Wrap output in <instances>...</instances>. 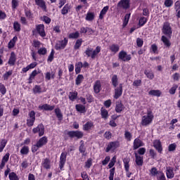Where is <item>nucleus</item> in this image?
I'll return each instance as SVG.
<instances>
[{
  "mask_svg": "<svg viewBox=\"0 0 180 180\" xmlns=\"http://www.w3.org/2000/svg\"><path fill=\"white\" fill-rule=\"evenodd\" d=\"M162 33L164 34L161 37V41H162L164 46L167 49L171 47V41L169 39L172 37V27L169 22H165L162 28Z\"/></svg>",
  "mask_w": 180,
  "mask_h": 180,
  "instance_id": "f257e3e1",
  "label": "nucleus"
},
{
  "mask_svg": "<svg viewBox=\"0 0 180 180\" xmlns=\"http://www.w3.org/2000/svg\"><path fill=\"white\" fill-rule=\"evenodd\" d=\"M101 48L100 46H97L95 50L92 48H87L84 51V54L88 58L91 57L92 60H95V58H96V56L101 53Z\"/></svg>",
  "mask_w": 180,
  "mask_h": 180,
  "instance_id": "f03ea898",
  "label": "nucleus"
},
{
  "mask_svg": "<svg viewBox=\"0 0 180 180\" xmlns=\"http://www.w3.org/2000/svg\"><path fill=\"white\" fill-rule=\"evenodd\" d=\"M154 120V115H153V111L148 110L147 115H143L141 122V126H148L153 123Z\"/></svg>",
  "mask_w": 180,
  "mask_h": 180,
  "instance_id": "7ed1b4c3",
  "label": "nucleus"
},
{
  "mask_svg": "<svg viewBox=\"0 0 180 180\" xmlns=\"http://www.w3.org/2000/svg\"><path fill=\"white\" fill-rule=\"evenodd\" d=\"M119 147H120V142H119V141L109 142L105 148V153H109L110 151L115 153Z\"/></svg>",
  "mask_w": 180,
  "mask_h": 180,
  "instance_id": "20e7f679",
  "label": "nucleus"
},
{
  "mask_svg": "<svg viewBox=\"0 0 180 180\" xmlns=\"http://www.w3.org/2000/svg\"><path fill=\"white\" fill-rule=\"evenodd\" d=\"M68 44V38L65 37L63 40L58 41L55 45L56 50H64Z\"/></svg>",
  "mask_w": 180,
  "mask_h": 180,
  "instance_id": "39448f33",
  "label": "nucleus"
},
{
  "mask_svg": "<svg viewBox=\"0 0 180 180\" xmlns=\"http://www.w3.org/2000/svg\"><path fill=\"white\" fill-rule=\"evenodd\" d=\"M28 116L30 119L27 120V126L32 127L34 124V122H36V112L34 110H31L29 112Z\"/></svg>",
  "mask_w": 180,
  "mask_h": 180,
  "instance_id": "423d86ee",
  "label": "nucleus"
},
{
  "mask_svg": "<svg viewBox=\"0 0 180 180\" xmlns=\"http://www.w3.org/2000/svg\"><path fill=\"white\" fill-rule=\"evenodd\" d=\"M32 133L34 134H39V137H43L44 136V125L41 123L37 125V127L33 128Z\"/></svg>",
  "mask_w": 180,
  "mask_h": 180,
  "instance_id": "0eeeda50",
  "label": "nucleus"
},
{
  "mask_svg": "<svg viewBox=\"0 0 180 180\" xmlns=\"http://www.w3.org/2000/svg\"><path fill=\"white\" fill-rule=\"evenodd\" d=\"M114 99H119L123 95V84L120 83L118 86L115 87Z\"/></svg>",
  "mask_w": 180,
  "mask_h": 180,
  "instance_id": "6e6552de",
  "label": "nucleus"
},
{
  "mask_svg": "<svg viewBox=\"0 0 180 180\" xmlns=\"http://www.w3.org/2000/svg\"><path fill=\"white\" fill-rule=\"evenodd\" d=\"M118 58L119 60H121V61H124V63H126L131 60V55L127 54V52L124 51H121L118 54Z\"/></svg>",
  "mask_w": 180,
  "mask_h": 180,
  "instance_id": "1a4fd4ad",
  "label": "nucleus"
},
{
  "mask_svg": "<svg viewBox=\"0 0 180 180\" xmlns=\"http://www.w3.org/2000/svg\"><path fill=\"white\" fill-rule=\"evenodd\" d=\"M68 136L70 137V139H77L79 140V139H82L84 137V132L81 131H69L68 132Z\"/></svg>",
  "mask_w": 180,
  "mask_h": 180,
  "instance_id": "9d476101",
  "label": "nucleus"
},
{
  "mask_svg": "<svg viewBox=\"0 0 180 180\" xmlns=\"http://www.w3.org/2000/svg\"><path fill=\"white\" fill-rule=\"evenodd\" d=\"M117 6L120 9L127 11V9H130V0H120L117 3Z\"/></svg>",
  "mask_w": 180,
  "mask_h": 180,
  "instance_id": "9b49d317",
  "label": "nucleus"
},
{
  "mask_svg": "<svg viewBox=\"0 0 180 180\" xmlns=\"http://www.w3.org/2000/svg\"><path fill=\"white\" fill-rule=\"evenodd\" d=\"M67 161V152H63L60 154V161H59V168L60 171L64 168L65 162Z\"/></svg>",
  "mask_w": 180,
  "mask_h": 180,
  "instance_id": "f8f14e48",
  "label": "nucleus"
},
{
  "mask_svg": "<svg viewBox=\"0 0 180 180\" xmlns=\"http://www.w3.org/2000/svg\"><path fill=\"white\" fill-rule=\"evenodd\" d=\"M36 30L41 37H42L43 39L46 37V31L44 30V25L43 24L36 25Z\"/></svg>",
  "mask_w": 180,
  "mask_h": 180,
  "instance_id": "ddd939ff",
  "label": "nucleus"
},
{
  "mask_svg": "<svg viewBox=\"0 0 180 180\" xmlns=\"http://www.w3.org/2000/svg\"><path fill=\"white\" fill-rule=\"evenodd\" d=\"M154 148L159 153V154H162V143H161V141L156 139L153 143Z\"/></svg>",
  "mask_w": 180,
  "mask_h": 180,
  "instance_id": "4468645a",
  "label": "nucleus"
},
{
  "mask_svg": "<svg viewBox=\"0 0 180 180\" xmlns=\"http://www.w3.org/2000/svg\"><path fill=\"white\" fill-rule=\"evenodd\" d=\"M115 164L113 162H110L108 164V168L110 169L109 170L110 174H109V180H113V178H115V172L116 171V168L113 167H115Z\"/></svg>",
  "mask_w": 180,
  "mask_h": 180,
  "instance_id": "2eb2a0df",
  "label": "nucleus"
},
{
  "mask_svg": "<svg viewBox=\"0 0 180 180\" xmlns=\"http://www.w3.org/2000/svg\"><path fill=\"white\" fill-rule=\"evenodd\" d=\"M94 94H99L102 91V83L101 80H96L93 86Z\"/></svg>",
  "mask_w": 180,
  "mask_h": 180,
  "instance_id": "dca6fc26",
  "label": "nucleus"
},
{
  "mask_svg": "<svg viewBox=\"0 0 180 180\" xmlns=\"http://www.w3.org/2000/svg\"><path fill=\"white\" fill-rule=\"evenodd\" d=\"M143 146H144V143H143V141H141L140 138H136L134 140L133 150H137L140 148V147H143Z\"/></svg>",
  "mask_w": 180,
  "mask_h": 180,
  "instance_id": "f3484780",
  "label": "nucleus"
},
{
  "mask_svg": "<svg viewBox=\"0 0 180 180\" xmlns=\"http://www.w3.org/2000/svg\"><path fill=\"white\" fill-rule=\"evenodd\" d=\"M56 108V105H51L49 104L45 103L42 105H39L38 108L39 110H46V111H50L54 110V108Z\"/></svg>",
  "mask_w": 180,
  "mask_h": 180,
  "instance_id": "a211bd4d",
  "label": "nucleus"
},
{
  "mask_svg": "<svg viewBox=\"0 0 180 180\" xmlns=\"http://www.w3.org/2000/svg\"><path fill=\"white\" fill-rule=\"evenodd\" d=\"M115 110L117 113H122L124 110V105L122 103V101H117L115 103Z\"/></svg>",
  "mask_w": 180,
  "mask_h": 180,
  "instance_id": "6ab92c4d",
  "label": "nucleus"
},
{
  "mask_svg": "<svg viewBox=\"0 0 180 180\" xmlns=\"http://www.w3.org/2000/svg\"><path fill=\"white\" fill-rule=\"evenodd\" d=\"M15 63H16V54L15 53V52L12 51L11 53L10 58L8 61V64L11 67H13V65H15Z\"/></svg>",
  "mask_w": 180,
  "mask_h": 180,
  "instance_id": "aec40b11",
  "label": "nucleus"
},
{
  "mask_svg": "<svg viewBox=\"0 0 180 180\" xmlns=\"http://www.w3.org/2000/svg\"><path fill=\"white\" fill-rule=\"evenodd\" d=\"M49 143V139L47 136H44L41 137L37 141V143L41 148L44 146H46Z\"/></svg>",
  "mask_w": 180,
  "mask_h": 180,
  "instance_id": "412c9836",
  "label": "nucleus"
},
{
  "mask_svg": "<svg viewBox=\"0 0 180 180\" xmlns=\"http://www.w3.org/2000/svg\"><path fill=\"white\" fill-rule=\"evenodd\" d=\"M11 154L9 153H6V155L2 158L1 163L0 164V169H4L6 162L9 161V157Z\"/></svg>",
  "mask_w": 180,
  "mask_h": 180,
  "instance_id": "4be33fe9",
  "label": "nucleus"
},
{
  "mask_svg": "<svg viewBox=\"0 0 180 180\" xmlns=\"http://www.w3.org/2000/svg\"><path fill=\"white\" fill-rule=\"evenodd\" d=\"M123 163L126 172H129L130 171V158H124L123 159Z\"/></svg>",
  "mask_w": 180,
  "mask_h": 180,
  "instance_id": "5701e85b",
  "label": "nucleus"
},
{
  "mask_svg": "<svg viewBox=\"0 0 180 180\" xmlns=\"http://www.w3.org/2000/svg\"><path fill=\"white\" fill-rule=\"evenodd\" d=\"M135 162L138 167H142L144 160H143V157L139 155L137 153H135Z\"/></svg>",
  "mask_w": 180,
  "mask_h": 180,
  "instance_id": "b1692460",
  "label": "nucleus"
},
{
  "mask_svg": "<svg viewBox=\"0 0 180 180\" xmlns=\"http://www.w3.org/2000/svg\"><path fill=\"white\" fill-rule=\"evenodd\" d=\"M75 109L79 113H86V108L82 104H77L75 105Z\"/></svg>",
  "mask_w": 180,
  "mask_h": 180,
  "instance_id": "393cba45",
  "label": "nucleus"
},
{
  "mask_svg": "<svg viewBox=\"0 0 180 180\" xmlns=\"http://www.w3.org/2000/svg\"><path fill=\"white\" fill-rule=\"evenodd\" d=\"M111 85H112L113 88H116L119 85V77L117 75H113L111 77Z\"/></svg>",
  "mask_w": 180,
  "mask_h": 180,
  "instance_id": "a878e982",
  "label": "nucleus"
},
{
  "mask_svg": "<svg viewBox=\"0 0 180 180\" xmlns=\"http://www.w3.org/2000/svg\"><path fill=\"white\" fill-rule=\"evenodd\" d=\"M71 11V4H66L62 8L60 13L62 15H67Z\"/></svg>",
  "mask_w": 180,
  "mask_h": 180,
  "instance_id": "bb28decb",
  "label": "nucleus"
},
{
  "mask_svg": "<svg viewBox=\"0 0 180 180\" xmlns=\"http://www.w3.org/2000/svg\"><path fill=\"white\" fill-rule=\"evenodd\" d=\"M35 4L44 11L47 9V6H46V1H44V0H35Z\"/></svg>",
  "mask_w": 180,
  "mask_h": 180,
  "instance_id": "cd10ccee",
  "label": "nucleus"
},
{
  "mask_svg": "<svg viewBox=\"0 0 180 180\" xmlns=\"http://www.w3.org/2000/svg\"><path fill=\"white\" fill-rule=\"evenodd\" d=\"M39 74L37 70H33L28 78V84H33V80L36 78V76Z\"/></svg>",
  "mask_w": 180,
  "mask_h": 180,
  "instance_id": "c85d7f7f",
  "label": "nucleus"
},
{
  "mask_svg": "<svg viewBox=\"0 0 180 180\" xmlns=\"http://www.w3.org/2000/svg\"><path fill=\"white\" fill-rule=\"evenodd\" d=\"M54 112L58 120H59V122H61V120H63V112H61V109H60L59 108H56L54 109Z\"/></svg>",
  "mask_w": 180,
  "mask_h": 180,
  "instance_id": "c756f323",
  "label": "nucleus"
},
{
  "mask_svg": "<svg viewBox=\"0 0 180 180\" xmlns=\"http://www.w3.org/2000/svg\"><path fill=\"white\" fill-rule=\"evenodd\" d=\"M50 164H51V160L47 158H45L42 162V165L45 169H50V168H51V165Z\"/></svg>",
  "mask_w": 180,
  "mask_h": 180,
  "instance_id": "7c9ffc66",
  "label": "nucleus"
},
{
  "mask_svg": "<svg viewBox=\"0 0 180 180\" xmlns=\"http://www.w3.org/2000/svg\"><path fill=\"white\" fill-rule=\"evenodd\" d=\"M68 98L70 101L74 102L78 98V92L77 91L69 92Z\"/></svg>",
  "mask_w": 180,
  "mask_h": 180,
  "instance_id": "2f4dec72",
  "label": "nucleus"
},
{
  "mask_svg": "<svg viewBox=\"0 0 180 180\" xmlns=\"http://www.w3.org/2000/svg\"><path fill=\"white\" fill-rule=\"evenodd\" d=\"M89 33V34H92L94 33V30L92 28L88 27H82L80 28V33L81 34H86V33Z\"/></svg>",
  "mask_w": 180,
  "mask_h": 180,
  "instance_id": "473e14b6",
  "label": "nucleus"
},
{
  "mask_svg": "<svg viewBox=\"0 0 180 180\" xmlns=\"http://www.w3.org/2000/svg\"><path fill=\"white\" fill-rule=\"evenodd\" d=\"M81 143H82L79 146V151L81 154H82V157H85V155H86V153H85V152L86 151V148L85 147L83 141H81Z\"/></svg>",
  "mask_w": 180,
  "mask_h": 180,
  "instance_id": "72a5a7b5",
  "label": "nucleus"
},
{
  "mask_svg": "<svg viewBox=\"0 0 180 180\" xmlns=\"http://www.w3.org/2000/svg\"><path fill=\"white\" fill-rule=\"evenodd\" d=\"M108 11H109V6H105L103 8L99 15V19H101V20H102L105 15L108 13Z\"/></svg>",
  "mask_w": 180,
  "mask_h": 180,
  "instance_id": "f704fd0d",
  "label": "nucleus"
},
{
  "mask_svg": "<svg viewBox=\"0 0 180 180\" xmlns=\"http://www.w3.org/2000/svg\"><path fill=\"white\" fill-rule=\"evenodd\" d=\"M131 13H127L124 17V20L122 21V27L124 28L129 25V20H130Z\"/></svg>",
  "mask_w": 180,
  "mask_h": 180,
  "instance_id": "c9c22d12",
  "label": "nucleus"
},
{
  "mask_svg": "<svg viewBox=\"0 0 180 180\" xmlns=\"http://www.w3.org/2000/svg\"><path fill=\"white\" fill-rule=\"evenodd\" d=\"M109 49L112 53L116 54L120 50V46L117 44H112L111 46H109Z\"/></svg>",
  "mask_w": 180,
  "mask_h": 180,
  "instance_id": "e433bc0d",
  "label": "nucleus"
},
{
  "mask_svg": "<svg viewBox=\"0 0 180 180\" xmlns=\"http://www.w3.org/2000/svg\"><path fill=\"white\" fill-rule=\"evenodd\" d=\"M82 43H84V40H82V38L77 39L74 45V50H79V49H81V46H82Z\"/></svg>",
  "mask_w": 180,
  "mask_h": 180,
  "instance_id": "4c0bfd02",
  "label": "nucleus"
},
{
  "mask_svg": "<svg viewBox=\"0 0 180 180\" xmlns=\"http://www.w3.org/2000/svg\"><path fill=\"white\" fill-rule=\"evenodd\" d=\"M92 127H94V122H87L85 124L83 125V130L84 131H89Z\"/></svg>",
  "mask_w": 180,
  "mask_h": 180,
  "instance_id": "58836bf2",
  "label": "nucleus"
},
{
  "mask_svg": "<svg viewBox=\"0 0 180 180\" xmlns=\"http://www.w3.org/2000/svg\"><path fill=\"white\" fill-rule=\"evenodd\" d=\"M101 115L102 119H104L105 120L109 117V112H108V110L103 108V107L101 109Z\"/></svg>",
  "mask_w": 180,
  "mask_h": 180,
  "instance_id": "ea45409f",
  "label": "nucleus"
},
{
  "mask_svg": "<svg viewBox=\"0 0 180 180\" xmlns=\"http://www.w3.org/2000/svg\"><path fill=\"white\" fill-rule=\"evenodd\" d=\"M83 68L82 62H78L75 64V74L78 75L81 73V70Z\"/></svg>",
  "mask_w": 180,
  "mask_h": 180,
  "instance_id": "a19ab883",
  "label": "nucleus"
},
{
  "mask_svg": "<svg viewBox=\"0 0 180 180\" xmlns=\"http://www.w3.org/2000/svg\"><path fill=\"white\" fill-rule=\"evenodd\" d=\"M162 172V171H158V169H157V167H153L150 170V174L151 176H158L159 174L161 173Z\"/></svg>",
  "mask_w": 180,
  "mask_h": 180,
  "instance_id": "79ce46f5",
  "label": "nucleus"
},
{
  "mask_svg": "<svg viewBox=\"0 0 180 180\" xmlns=\"http://www.w3.org/2000/svg\"><path fill=\"white\" fill-rule=\"evenodd\" d=\"M161 91L160 90H150L148 92V95H150L151 96H157L158 98H160L161 96Z\"/></svg>",
  "mask_w": 180,
  "mask_h": 180,
  "instance_id": "37998d69",
  "label": "nucleus"
},
{
  "mask_svg": "<svg viewBox=\"0 0 180 180\" xmlns=\"http://www.w3.org/2000/svg\"><path fill=\"white\" fill-rule=\"evenodd\" d=\"M82 81H84V75H78L75 79V84L77 86H79V85H81V84H82Z\"/></svg>",
  "mask_w": 180,
  "mask_h": 180,
  "instance_id": "c03bdc74",
  "label": "nucleus"
},
{
  "mask_svg": "<svg viewBox=\"0 0 180 180\" xmlns=\"http://www.w3.org/2000/svg\"><path fill=\"white\" fill-rule=\"evenodd\" d=\"M95 19V13L92 12H88L86 13L85 20H87L88 22H92Z\"/></svg>",
  "mask_w": 180,
  "mask_h": 180,
  "instance_id": "a18cd8bd",
  "label": "nucleus"
},
{
  "mask_svg": "<svg viewBox=\"0 0 180 180\" xmlns=\"http://www.w3.org/2000/svg\"><path fill=\"white\" fill-rule=\"evenodd\" d=\"M29 152H30V148H29V146H22L20 151L21 155H27V154H29Z\"/></svg>",
  "mask_w": 180,
  "mask_h": 180,
  "instance_id": "49530a36",
  "label": "nucleus"
},
{
  "mask_svg": "<svg viewBox=\"0 0 180 180\" xmlns=\"http://www.w3.org/2000/svg\"><path fill=\"white\" fill-rule=\"evenodd\" d=\"M166 175H167V178H168V179H172V178H174V176H175V174L174 173V169H167Z\"/></svg>",
  "mask_w": 180,
  "mask_h": 180,
  "instance_id": "de8ad7c7",
  "label": "nucleus"
},
{
  "mask_svg": "<svg viewBox=\"0 0 180 180\" xmlns=\"http://www.w3.org/2000/svg\"><path fill=\"white\" fill-rule=\"evenodd\" d=\"M6 144H8V141L5 139H3L0 141V153L4 151L5 147H6Z\"/></svg>",
  "mask_w": 180,
  "mask_h": 180,
  "instance_id": "09e8293b",
  "label": "nucleus"
},
{
  "mask_svg": "<svg viewBox=\"0 0 180 180\" xmlns=\"http://www.w3.org/2000/svg\"><path fill=\"white\" fill-rule=\"evenodd\" d=\"M33 93L36 94H41L42 92H46V91L41 90V86L40 85H35L32 89Z\"/></svg>",
  "mask_w": 180,
  "mask_h": 180,
  "instance_id": "8fccbe9b",
  "label": "nucleus"
},
{
  "mask_svg": "<svg viewBox=\"0 0 180 180\" xmlns=\"http://www.w3.org/2000/svg\"><path fill=\"white\" fill-rule=\"evenodd\" d=\"M174 9L177 14L176 16L177 17V19H180V3L176 1L174 4Z\"/></svg>",
  "mask_w": 180,
  "mask_h": 180,
  "instance_id": "3c124183",
  "label": "nucleus"
},
{
  "mask_svg": "<svg viewBox=\"0 0 180 180\" xmlns=\"http://www.w3.org/2000/svg\"><path fill=\"white\" fill-rule=\"evenodd\" d=\"M13 27L15 32H20V30H22L20 23L18 21L13 22Z\"/></svg>",
  "mask_w": 180,
  "mask_h": 180,
  "instance_id": "603ef678",
  "label": "nucleus"
},
{
  "mask_svg": "<svg viewBox=\"0 0 180 180\" xmlns=\"http://www.w3.org/2000/svg\"><path fill=\"white\" fill-rule=\"evenodd\" d=\"M54 54H56V51H54V49H51V51L47 58V63H53L54 60Z\"/></svg>",
  "mask_w": 180,
  "mask_h": 180,
  "instance_id": "864d4df0",
  "label": "nucleus"
},
{
  "mask_svg": "<svg viewBox=\"0 0 180 180\" xmlns=\"http://www.w3.org/2000/svg\"><path fill=\"white\" fill-rule=\"evenodd\" d=\"M124 139L127 140V141H131V139H133V134L130 133L129 131H124Z\"/></svg>",
  "mask_w": 180,
  "mask_h": 180,
  "instance_id": "5fc2aeb1",
  "label": "nucleus"
},
{
  "mask_svg": "<svg viewBox=\"0 0 180 180\" xmlns=\"http://www.w3.org/2000/svg\"><path fill=\"white\" fill-rule=\"evenodd\" d=\"M148 19L146 17H141L139 20V27H143L146 23H147Z\"/></svg>",
  "mask_w": 180,
  "mask_h": 180,
  "instance_id": "6e6d98bb",
  "label": "nucleus"
},
{
  "mask_svg": "<svg viewBox=\"0 0 180 180\" xmlns=\"http://www.w3.org/2000/svg\"><path fill=\"white\" fill-rule=\"evenodd\" d=\"M25 15L27 19H33V14L32 13V11L30 9L27 8L25 9Z\"/></svg>",
  "mask_w": 180,
  "mask_h": 180,
  "instance_id": "4d7b16f0",
  "label": "nucleus"
},
{
  "mask_svg": "<svg viewBox=\"0 0 180 180\" xmlns=\"http://www.w3.org/2000/svg\"><path fill=\"white\" fill-rule=\"evenodd\" d=\"M176 89H178V84H174L169 90V94H170V95H175V93L176 92Z\"/></svg>",
  "mask_w": 180,
  "mask_h": 180,
  "instance_id": "13d9d810",
  "label": "nucleus"
},
{
  "mask_svg": "<svg viewBox=\"0 0 180 180\" xmlns=\"http://www.w3.org/2000/svg\"><path fill=\"white\" fill-rule=\"evenodd\" d=\"M37 53L39 56H46L47 54V49L42 47L38 49Z\"/></svg>",
  "mask_w": 180,
  "mask_h": 180,
  "instance_id": "bf43d9fd",
  "label": "nucleus"
},
{
  "mask_svg": "<svg viewBox=\"0 0 180 180\" xmlns=\"http://www.w3.org/2000/svg\"><path fill=\"white\" fill-rule=\"evenodd\" d=\"M68 37L69 39H78L79 37V32H72L69 34Z\"/></svg>",
  "mask_w": 180,
  "mask_h": 180,
  "instance_id": "052dcab7",
  "label": "nucleus"
},
{
  "mask_svg": "<svg viewBox=\"0 0 180 180\" xmlns=\"http://www.w3.org/2000/svg\"><path fill=\"white\" fill-rule=\"evenodd\" d=\"M144 74L149 79H154V73H153V72L146 70Z\"/></svg>",
  "mask_w": 180,
  "mask_h": 180,
  "instance_id": "680f3d73",
  "label": "nucleus"
},
{
  "mask_svg": "<svg viewBox=\"0 0 180 180\" xmlns=\"http://www.w3.org/2000/svg\"><path fill=\"white\" fill-rule=\"evenodd\" d=\"M13 71V70H8V72H6L4 75H3V79L4 81H8V79H9V77H11V75H12Z\"/></svg>",
  "mask_w": 180,
  "mask_h": 180,
  "instance_id": "e2e57ef3",
  "label": "nucleus"
},
{
  "mask_svg": "<svg viewBox=\"0 0 180 180\" xmlns=\"http://www.w3.org/2000/svg\"><path fill=\"white\" fill-rule=\"evenodd\" d=\"M8 178L10 180H19V177H18V175L16 173L12 172L8 174Z\"/></svg>",
  "mask_w": 180,
  "mask_h": 180,
  "instance_id": "0e129e2a",
  "label": "nucleus"
},
{
  "mask_svg": "<svg viewBox=\"0 0 180 180\" xmlns=\"http://www.w3.org/2000/svg\"><path fill=\"white\" fill-rule=\"evenodd\" d=\"M41 148L39 145L36 143L35 144H33L31 147V151L33 154L34 153H37V151H39V149Z\"/></svg>",
  "mask_w": 180,
  "mask_h": 180,
  "instance_id": "69168bd1",
  "label": "nucleus"
},
{
  "mask_svg": "<svg viewBox=\"0 0 180 180\" xmlns=\"http://www.w3.org/2000/svg\"><path fill=\"white\" fill-rule=\"evenodd\" d=\"M18 6H19V0H12L11 1L12 9H16Z\"/></svg>",
  "mask_w": 180,
  "mask_h": 180,
  "instance_id": "338daca9",
  "label": "nucleus"
},
{
  "mask_svg": "<svg viewBox=\"0 0 180 180\" xmlns=\"http://www.w3.org/2000/svg\"><path fill=\"white\" fill-rule=\"evenodd\" d=\"M0 92L1 95H6V87L5 86V84L0 83Z\"/></svg>",
  "mask_w": 180,
  "mask_h": 180,
  "instance_id": "774afa93",
  "label": "nucleus"
}]
</instances>
